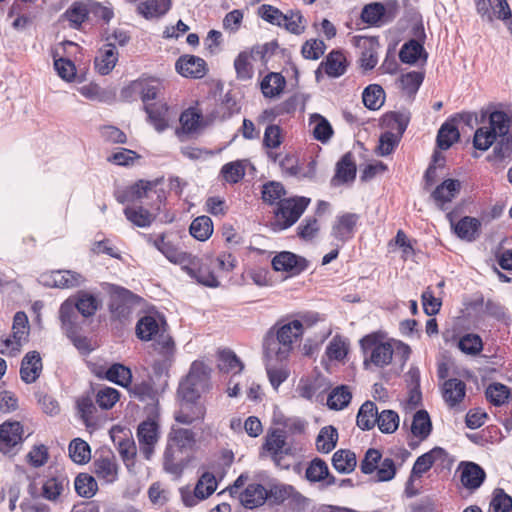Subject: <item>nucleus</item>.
<instances>
[{"mask_svg": "<svg viewBox=\"0 0 512 512\" xmlns=\"http://www.w3.org/2000/svg\"><path fill=\"white\" fill-rule=\"evenodd\" d=\"M487 117V122L479 127L473 138L476 149L486 151L496 141L492 154L487 159L491 162H501L512 157V115L501 110H487L482 114V119Z\"/></svg>", "mask_w": 512, "mask_h": 512, "instance_id": "1", "label": "nucleus"}, {"mask_svg": "<svg viewBox=\"0 0 512 512\" xmlns=\"http://www.w3.org/2000/svg\"><path fill=\"white\" fill-rule=\"evenodd\" d=\"M303 332V324L299 320L277 322L264 337V358L286 361Z\"/></svg>", "mask_w": 512, "mask_h": 512, "instance_id": "2", "label": "nucleus"}, {"mask_svg": "<svg viewBox=\"0 0 512 512\" xmlns=\"http://www.w3.org/2000/svg\"><path fill=\"white\" fill-rule=\"evenodd\" d=\"M257 13L265 22L284 28L291 34L299 36L306 30V19L299 10L289 9L284 13L273 5L262 4Z\"/></svg>", "mask_w": 512, "mask_h": 512, "instance_id": "3", "label": "nucleus"}, {"mask_svg": "<svg viewBox=\"0 0 512 512\" xmlns=\"http://www.w3.org/2000/svg\"><path fill=\"white\" fill-rule=\"evenodd\" d=\"M211 369L202 361H194L186 378L180 383L178 394L182 399L198 400L211 389Z\"/></svg>", "mask_w": 512, "mask_h": 512, "instance_id": "4", "label": "nucleus"}, {"mask_svg": "<svg viewBox=\"0 0 512 512\" xmlns=\"http://www.w3.org/2000/svg\"><path fill=\"white\" fill-rule=\"evenodd\" d=\"M149 244L155 247L169 262L181 266L186 273L193 272V265L196 263V256L180 249L170 237L162 233L156 238L146 236Z\"/></svg>", "mask_w": 512, "mask_h": 512, "instance_id": "5", "label": "nucleus"}, {"mask_svg": "<svg viewBox=\"0 0 512 512\" xmlns=\"http://www.w3.org/2000/svg\"><path fill=\"white\" fill-rule=\"evenodd\" d=\"M311 199L304 196L284 198L275 210L274 230L282 231L293 226L303 215Z\"/></svg>", "mask_w": 512, "mask_h": 512, "instance_id": "6", "label": "nucleus"}, {"mask_svg": "<svg viewBox=\"0 0 512 512\" xmlns=\"http://www.w3.org/2000/svg\"><path fill=\"white\" fill-rule=\"evenodd\" d=\"M361 347L369 358L364 361L365 365L371 363L376 367H384L391 363L394 355L392 342H382L377 334H369L360 341Z\"/></svg>", "mask_w": 512, "mask_h": 512, "instance_id": "7", "label": "nucleus"}, {"mask_svg": "<svg viewBox=\"0 0 512 512\" xmlns=\"http://www.w3.org/2000/svg\"><path fill=\"white\" fill-rule=\"evenodd\" d=\"M409 121L410 115L408 112H392L386 116L385 122L396 133L387 131L381 135L378 150L382 156L389 155L394 150Z\"/></svg>", "mask_w": 512, "mask_h": 512, "instance_id": "8", "label": "nucleus"}, {"mask_svg": "<svg viewBox=\"0 0 512 512\" xmlns=\"http://www.w3.org/2000/svg\"><path fill=\"white\" fill-rule=\"evenodd\" d=\"M109 294V308L112 317L120 321L127 320L138 305L140 298L128 289L113 284L109 285Z\"/></svg>", "mask_w": 512, "mask_h": 512, "instance_id": "9", "label": "nucleus"}, {"mask_svg": "<svg viewBox=\"0 0 512 512\" xmlns=\"http://www.w3.org/2000/svg\"><path fill=\"white\" fill-rule=\"evenodd\" d=\"M246 480H247V476L240 475L235 480V482L232 486L221 491L219 493V495L224 494L226 491H228L232 497H235L236 495H238V498H239V501L241 502V504L245 508H248V509H253V508H256V507L262 505L268 496V493L263 485L258 484V483L249 484L245 488V490H243L240 493L238 492V489L241 488L245 484Z\"/></svg>", "mask_w": 512, "mask_h": 512, "instance_id": "10", "label": "nucleus"}, {"mask_svg": "<svg viewBox=\"0 0 512 512\" xmlns=\"http://www.w3.org/2000/svg\"><path fill=\"white\" fill-rule=\"evenodd\" d=\"M29 333L28 318L24 312H17L13 319L12 335L2 342L1 353L16 355L23 343L27 341Z\"/></svg>", "mask_w": 512, "mask_h": 512, "instance_id": "11", "label": "nucleus"}, {"mask_svg": "<svg viewBox=\"0 0 512 512\" xmlns=\"http://www.w3.org/2000/svg\"><path fill=\"white\" fill-rule=\"evenodd\" d=\"M217 488V480L210 472L203 473L198 479L195 489L191 492L188 489H181V498L186 507H194L199 501L207 499Z\"/></svg>", "mask_w": 512, "mask_h": 512, "instance_id": "12", "label": "nucleus"}, {"mask_svg": "<svg viewBox=\"0 0 512 512\" xmlns=\"http://www.w3.org/2000/svg\"><path fill=\"white\" fill-rule=\"evenodd\" d=\"M137 439L140 452L145 459L150 460L159 440V427L156 422L151 420L142 422L137 429Z\"/></svg>", "mask_w": 512, "mask_h": 512, "instance_id": "13", "label": "nucleus"}, {"mask_svg": "<svg viewBox=\"0 0 512 512\" xmlns=\"http://www.w3.org/2000/svg\"><path fill=\"white\" fill-rule=\"evenodd\" d=\"M41 283L48 287L70 289L78 287L85 282V278L72 270H56L49 274L41 275Z\"/></svg>", "mask_w": 512, "mask_h": 512, "instance_id": "14", "label": "nucleus"}, {"mask_svg": "<svg viewBox=\"0 0 512 512\" xmlns=\"http://www.w3.org/2000/svg\"><path fill=\"white\" fill-rule=\"evenodd\" d=\"M359 218V215L356 213L345 212L338 214L332 224L331 236L342 243L352 239Z\"/></svg>", "mask_w": 512, "mask_h": 512, "instance_id": "15", "label": "nucleus"}, {"mask_svg": "<svg viewBox=\"0 0 512 512\" xmlns=\"http://www.w3.org/2000/svg\"><path fill=\"white\" fill-rule=\"evenodd\" d=\"M264 449L269 453L274 463L282 468H289L285 457L291 454V447L286 443L285 436L281 432H273L268 435L264 444Z\"/></svg>", "mask_w": 512, "mask_h": 512, "instance_id": "16", "label": "nucleus"}, {"mask_svg": "<svg viewBox=\"0 0 512 512\" xmlns=\"http://www.w3.org/2000/svg\"><path fill=\"white\" fill-rule=\"evenodd\" d=\"M269 44L263 46L253 47L250 51H242L238 54L234 60V68L237 74V78L240 80H249L253 77V65L252 60H255L256 56L261 58L268 50Z\"/></svg>", "mask_w": 512, "mask_h": 512, "instance_id": "17", "label": "nucleus"}, {"mask_svg": "<svg viewBox=\"0 0 512 512\" xmlns=\"http://www.w3.org/2000/svg\"><path fill=\"white\" fill-rule=\"evenodd\" d=\"M23 440V427L20 422H4L0 426V451L5 454H14L13 449Z\"/></svg>", "mask_w": 512, "mask_h": 512, "instance_id": "18", "label": "nucleus"}, {"mask_svg": "<svg viewBox=\"0 0 512 512\" xmlns=\"http://www.w3.org/2000/svg\"><path fill=\"white\" fill-rule=\"evenodd\" d=\"M462 485L470 490H477L486 478L485 471L474 462H461L458 467Z\"/></svg>", "mask_w": 512, "mask_h": 512, "instance_id": "19", "label": "nucleus"}, {"mask_svg": "<svg viewBox=\"0 0 512 512\" xmlns=\"http://www.w3.org/2000/svg\"><path fill=\"white\" fill-rule=\"evenodd\" d=\"M272 266L276 271L298 274L306 269L307 261L292 252L283 251L273 257Z\"/></svg>", "mask_w": 512, "mask_h": 512, "instance_id": "20", "label": "nucleus"}, {"mask_svg": "<svg viewBox=\"0 0 512 512\" xmlns=\"http://www.w3.org/2000/svg\"><path fill=\"white\" fill-rule=\"evenodd\" d=\"M321 70H324V72L331 78H338L342 76L347 70V60L345 55L338 50L331 51L317 69V79L319 78Z\"/></svg>", "mask_w": 512, "mask_h": 512, "instance_id": "21", "label": "nucleus"}, {"mask_svg": "<svg viewBox=\"0 0 512 512\" xmlns=\"http://www.w3.org/2000/svg\"><path fill=\"white\" fill-rule=\"evenodd\" d=\"M181 407L175 413V420L184 425H190L196 420H203L206 414V408L197 400L182 399Z\"/></svg>", "mask_w": 512, "mask_h": 512, "instance_id": "22", "label": "nucleus"}, {"mask_svg": "<svg viewBox=\"0 0 512 512\" xmlns=\"http://www.w3.org/2000/svg\"><path fill=\"white\" fill-rule=\"evenodd\" d=\"M76 310L74 302L71 299L64 301L59 309L61 328L69 338H73L78 332L79 325Z\"/></svg>", "mask_w": 512, "mask_h": 512, "instance_id": "23", "label": "nucleus"}, {"mask_svg": "<svg viewBox=\"0 0 512 512\" xmlns=\"http://www.w3.org/2000/svg\"><path fill=\"white\" fill-rule=\"evenodd\" d=\"M164 324L165 321L160 315L143 316L136 325V334L143 341L152 340L161 333Z\"/></svg>", "mask_w": 512, "mask_h": 512, "instance_id": "24", "label": "nucleus"}, {"mask_svg": "<svg viewBox=\"0 0 512 512\" xmlns=\"http://www.w3.org/2000/svg\"><path fill=\"white\" fill-rule=\"evenodd\" d=\"M358 46L362 49L359 60L361 68L372 70L378 63V40L373 37H362L358 40Z\"/></svg>", "mask_w": 512, "mask_h": 512, "instance_id": "25", "label": "nucleus"}, {"mask_svg": "<svg viewBox=\"0 0 512 512\" xmlns=\"http://www.w3.org/2000/svg\"><path fill=\"white\" fill-rule=\"evenodd\" d=\"M176 70L184 77L202 78L206 73V63L196 56H183L177 60Z\"/></svg>", "mask_w": 512, "mask_h": 512, "instance_id": "26", "label": "nucleus"}, {"mask_svg": "<svg viewBox=\"0 0 512 512\" xmlns=\"http://www.w3.org/2000/svg\"><path fill=\"white\" fill-rule=\"evenodd\" d=\"M461 183L455 179H447L443 181L432 193V198L435 204L442 210L445 209V204L451 202L459 193Z\"/></svg>", "mask_w": 512, "mask_h": 512, "instance_id": "27", "label": "nucleus"}, {"mask_svg": "<svg viewBox=\"0 0 512 512\" xmlns=\"http://www.w3.org/2000/svg\"><path fill=\"white\" fill-rule=\"evenodd\" d=\"M183 451L175 448L170 443H166L163 453V469L166 473L175 477H180L185 468V462L182 458Z\"/></svg>", "mask_w": 512, "mask_h": 512, "instance_id": "28", "label": "nucleus"}, {"mask_svg": "<svg viewBox=\"0 0 512 512\" xmlns=\"http://www.w3.org/2000/svg\"><path fill=\"white\" fill-rule=\"evenodd\" d=\"M42 371V361L40 354L36 351H31L25 355L22 360L20 368L21 379L25 383L35 382Z\"/></svg>", "mask_w": 512, "mask_h": 512, "instance_id": "29", "label": "nucleus"}, {"mask_svg": "<svg viewBox=\"0 0 512 512\" xmlns=\"http://www.w3.org/2000/svg\"><path fill=\"white\" fill-rule=\"evenodd\" d=\"M118 61V52L113 43L104 45L94 60L95 69L101 75L109 74Z\"/></svg>", "mask_w": 512, "mask_h": 512, "instance_id": "30", "label": "nucleus"}, {"mask_svg": "<svg viewBox=\"0 0 512 512\" xmlns=\"http://www.w3.org/2000/svg\"><path fill=\"white\" fill-rule=\"evenodd\" d=\"M305 476L313 483L325 481L326 486L336 484V478L330 475L328 465L320 458H315L309 463Z\"/></svg>", "mask_w": 512, "mask_h": 512, "instance_id": "31", "label": "nucleus"}, {"mask_svg": "<svg viewBox=\"0 0 512 512\" xmlns=\"http://www.w3.org/2000/svg\"><path fill=\"white\" fill-rule=\"evenodd\" d=\"M466 394V384L457 378H451L444 382L442 395L445 402L450 407H455L464 399Z\"/></svg>", "mask_w": 512, "mask_h": 512, "instance_id": "32", "label": "nucleus"}, {"mask_svg": "<svg viewBox=\"0 0 512 512\" xmlns=\"http://www.w3.org/2000/svg\"><path fill=\"white\" fill-rule=\"evenodd\" d=\"M481 222L474 217H463L454 225L455 234L462 240L475 241L480 234Z\"/></svg>", "mask_w": 512, "mask_h": 512, "instance_id": "33", "label": "nucleus"}, {"mask_svg": "<svg viewBox=\"0 0 512 512\" xmlns=\"http://www.w3.org/2000/svg\"><path fill=\"white\" fill-rule=\"evenodd\" d=\"M313 137L321 143H327L333 136L334 130L330 122L321 114L313 113L309 117Z\"/></svg>", "mask_w": 512, "mask_h": 512, "instance_id": "34", "label": "nucleus"}, {"mask_svg": "<svg viewBox=\"0 0 512 512\" xmlns=\"http://www.w3.org/2000/svg\"><path fill=\"white\" fill-rule=\"evenodd\" d=\"M445 456V450L440 447H435L424 453L416 459L412 468V475L421 477L432 467L435 461L442 460Z\"/></svg>", "mask_w": 512, "mask_h": 512, "instance_id": "35", "label": "nucleus"}, {"mask_svg": "<svg viewBox=\"0 0 512 512\" xmlns=\"http://www.w3.org/2000/svg\"><path fill=\"white\" fill-rule=\"evenodd\" d=\"M69 480L63 475L48 478L42 486V496L49 501H56L68 488Z\"/></svg>", "mask_w": 512, "mask_h": 512, "instance_id": "36", "label": "nucleus"}, {"mask_svg": "<svg viewBox=\"0 0 512 512\" xmlns=\"http://www.w3.org/2000/svg\"><path fill=\"white\" fill-rule=\"evenodd\" d=\"M94 473L107 483L117 479V464L113 457H100L93 463Z\"/></svg>", "mask_w": 512, "mask_h": 512, "instance_id": "37", "label": "nucleus"}, {"mask_svg": "<svg viewBox=\"0 0 512 512\" xmlns=\"http://www.w3.org/2000/svg\"><path fill=\"white\" fill-rule=\"evenodd\" d=\"M75 308L83 317H90L100 307L99 299L87 291H79L76 300L73 301Z\"/></svg>", "mask_w": 512, "mask_h": 512, "instance_id": "38", "label": "nucleus"}, {"mask_svg": "<svg viewBox=\"0 0 512 512\" xmlns=\"http://www.w3.org/2000/svg\"><path fill=\"white\" fill-rule=\"evenodd\" d=\"M171 0H147L138 6V12L146 19L158 18L171 8Z\"/></svg>", "mask_w": 512, "mask_h": 512, "instance_id": "39", "label": "nucleus"}, {"mask_svg": "<svg viewBox=\"0 0 512 512\" xmlns=\"http://www.w3.org/2000/svg\"><path fill=\"white\" fill-rule=\"evenodd\" d=\"M145 111L148 114L150 123L158 132L164 131L168 126L167 113L168 108L166 104L154 103L146 104Z\"/></svg>", "mask_w": 512, "mask_h": 512, "instance_id": "40", "label": "nucleus"}, {"mask_svg": "<svg viewBox=\"0 0 512 512\" xmlns=\"http://www.w3.org/2000/svg\"><path fill=\"white\" fill-rule=\"evenodd\" d=\"M285 84V78L280 73L271 72L262 80L261 91L265 97L274 98L282 93Z\"/></svg>", "mask_w": 512, "mask_h": 512, "instance_id": "41", "label": "nucleus"}, {"mask_svg": "<svg viewBox=\"0 0 512 512\" xmlns=\"http://www.w3.org/2000/svg\"><path fill=\"white\" fill-rule=\"evenodd\" d=\"M379 415L377 406L372 401H366L357 414V425L362 430H370L376 425Z\"/></svg>", "mask_w": 512, "mask_h": 512, "instance_id": "42", "label": "nucleus"}, {"mask_svg": "<svg viewBox=\"0 0 512 512\" xmlns=\"http://www.w3.org/2000/svg\"><path fill=\"white\" fill-rule=\"evenodd\" d=\"M356 463V455L350 450H338L332 457V465L334 469L342 474H349L354 471Z\"/></svg>", "mask_w": 512, "mask_h": 512, "instance_id": "43", "label": "nucleus"}, {"mask_svg": "<svg viewBox=\"0 0 512 512\" xmlns=\"http://www.w3.org/2000/svg\"><path fill=\"white\" fill-rule=\"evenodd\" d=\"M432 424L430 417L425 410L417 411L412 420L411 432L419 440H425L431 433Z\"/></svg>", "mask_w": 512, "mask_h": 512, "instance_id": "44", "label": "nucleus"}, {"mask_svg": "<svg viewBox=\"0 0 512 512\" xmlns=\"http://www.w3.org/2000/svg\"><path fill=\"white\" fill-rule=\"evenodd\" d=\"M337 441V429L331 425L325 426L320 430L316 438V448L319 452L327 454L335 448Z\"/></svg>", "mask_w": 512, "mask_h": 512, "instance_id": "45", "label": "nucleus"}, {"mask_svg": "<svg viewBox=\"0 0 512 512\" xmlns=\"http://www.w3.org/2000/svg\"><path fill=\"white\" fill-rule=\"evenodd\" d=\"M167 442L180 451L191 448L195 443V434L190 429L177 428L169 433Z\"/></svg>", "mask_w": 512, "mask_h": 512, "instance_id": "46", "label": "nucleus"}, {"mask_svg": "<svg viewBox=\"0 0 512 512\" xmlns=\"http://www.w3.org/2000/svg\"><path fill=\"white\" fill-rule=\"evenodd\" d=\"M218 368L225 373H240L244 365L231 350H222L218 353Z\"/></svg>", "mask_w": 512, "mask_h": 512, "instance_id": "47", "label": "nucleus"}, {"mask_svg": "<svg viewBox=\"0 0 512 512\" xmlns=\"http://www.w3.org/2000/svg\"><path fill=\"white\" fill-rule=\"evenodd\" d=\"M191 236L199 241H206L213 233V223L208 216H199L195 218L190 227Z\"/></svg>", "mask_w": 512, "mask_h": 512, "instance_id": "48", "label": "nucleus"}, {"mask_svg": "<svg viewBox=\"0 0 512 512\" xmlns=\"http://www.w3.org/2000/svg\"><path fill=\"white\" fill-rule=\"evenodd\" d=\"M362 99L368 109L377 110L384 104L385 92L380 85L371 84L364 89Z\"/></svg>", "mask_w": 512, "mask_h": 512, "instance_id": "49", "label": "nucleus"}, {"mask_svg": "<svg viewBox=\"0 0 512 512\" xmlns=\"http://www.w3.org/2000/svg\"><path fill=\"white\" fill-rule=\"evenodd\" d=\"M89 15L88 0L73 3L64 14L73 28H79Z\"/></svg>", "mask_w": 512, "mask_h": 512, "instance_id": "50", "label": "nucleus"}, {"mask_svg": "<svg viewBox=\"0 0 512 512\" xmlns=\"http://www.w3.org/2000/svg\"><path fill=\"white\" fill-rule=\"evenodd\" d=\"M459 137L457 127L453 123L445 122L438 131L437 145L443 150L449 149L453 143L458 141Z\"/></svg>", "mask_w": 512, "mask_h": 512, "instance_id": "51", "label": "nucleus"}, {"mask_svg": "<svg viewBox=\"0 0 512 512\" xmlns=\"http://www.w3.org/2000/svg\"><path fill=\"white\" fill-rule=\"evenodd\" d=\"M69 456L77 464L87 463L91 457L90 446L84 440L76 438L69 444Z\"/></svg>", "mask_w": 512, "mask_h": 512, "instance_id": "52", "label": "nucleus"}, {"mask_svg": "<svg viewBox=\"0 0 512 512\" xmlns=\"http://www.w3.org/2000/svg\"><path fill=\"white\" fill-rule=\"evenodd\" d=\"M126 218L138 227H148L154 221V216L143 207H126L124 210Z\"/></svg>", "mask_w": 512, "mask_h": 512, "instance_id": "53", "label": "nucleus"}, {"mask_svg": "<svg viewBox=\"0 0 512 512\" xmlns=\"http://www.w3.org/2000/svg\"><path fill=\"white\" fill-rule=\"evenodd\" d=\"M266 371L270 384L277 390L278 387L288 378L289 372L283 367H276L275 363H282L278 359L265 358Z\"/></svg>", "mask_w": 512, "mask_h": 512, "instance_id": "54", "label": "nucleus"}, {"mask_svg": "<svg viewBox=\"0 0 512 512\" xmlns=\"http://www.w3.org/2000/svg\"><path fill=\"white\" fill-rule=\"evenodd\" d=\"M106 378L122 387H128L131 384L132 373L128 367L116 363L106 371Z\"/></svg>", "mask_w": 512, "mask_h": 512, "instance_id": "55", "label": "nucleus"}, {"mask_svg": "<svg viewBox=\"0 0 512 512\" xmlns=\"http://www.w3.org/2000/svg\"><path fill=\"white\" fill-rule=\"evenodd\" d=\"M423 54L426 56L423 46L416 40H410L402 46L399 58L403 63L414 64Z\"/></svg>", "mask_w": 512, "mask_h": 512, "instance_id": "56", "label": "nucleus"}, {"mask_svg": "<svg viewBox=\"0 0 512 512\" xmlns=\"http://www.w3.org/2000/svg\"><path fill=\"white\" fill-rule=\"evenodd\" d=\"M424 76L422 73L417 71H411L406 74H403L399 78V85L402 91L407 94L409 97H412L418 91L420 85L422 84Z\"/></svg>", "mask_w": 512, "mask_h": 512, "instance_id": "57", "label": "nucleus"}, {"mask_svg": "<svg viewBox=\"0 0 512 512\" xmlns=\"http://www.w3.org/2000/svg\"><path fill=\"white\" fill-rule=\"evenodd\" d=\"M376 424L382 433L392 434L399 427V415L393 410H383L379 412Z\"/></svg>", "mask_w": 512, "mask_h": 512, "instance_id": "58", "label": "nucleus"}, {"mask_svg": "<svg viewBox=\"0 0 512 512\" xmlns=\"http://www.w3.org/2000/svg\"><path fill=\"white\" fill-rule=\"evenodd\" d=\"M193 272L187 273L191 278L195 279L198 283L208 287H218L219 281L217 276L210 270L200 266V261L196 257V263L192 266Z\"/></svg>", "mask_w": 512, "mask_h": 512, "instance_id": "59", "label": "nucleus"}, {"mask_svg": "<svg viewBox=\"0 0 512 512\" xmlns=\"http://www.w3.org/2000/svg\"><path fill=\"white\" fill-rule=\"evenodd\" d=\"M351 393L346 386L335 388L328 396L327 405L334 410H341L346 407L351 400Z\"/></svg>", "mask_w": 512, "mask_h": 512, "instance_id": "60", "label": "nucleus"}, {"mask_svg": "<svg viewBox=\"0 0 512 512\" xmlns=\"http://www.w3.org/2000/svg\"><path fill=\"white\" fill-rule=\"evenodd\" d=\"M74 486L76 492L85 498L92 497L97 490V483L95 479L92 476L84 473L79 474L75 478Z\"/></svg>", "mask_w": 512, "mask_h": 512, "instance_id": "61", "label": "nucleus"}, {"mask_svg": "<svg viewBox=\"0 0 512 512\" xmlns=\"http://www.w3.org/2000/svg\"><path fill=\"white\" fill-rule=\"evenodd\" d=\"M77 410L80 418L83 420L87 427L93 426L95 424L94 414L96 412V407L92 398L88 396L80 397L77 400Z\"/></svg>", "mask_w": 512, "mask_h": 512, "instance_id": "62", "label": "nucleus"}, {"mask_svg": "<svg viewBox=\"0 0 512 512\" xmlns=\"http://www.w3.org/2000/svg\"><path fill=\"white\" fill-rule=\"evenodd\" d=\"M486 397L495 406L503 405L509 398V388L501 383L490 384L486 389Z\"/></svg>", "mask_w": 512, "mask_h": 512, "instance_id": "63", "label": "nucleus"}, {"mask_svg": "<svg viewBox=\"0 0 512 512\" xmlns=\"http://www.w3.org/2000/svg\"><path fill=\"white\" fill-rule=\"evenodd\" d=\"M348 352V343L341 336H334L326 348V355L330 360H342Z\"/></svg>", "mask_w": 512, "mask_h": 512, "instance_id": "64", "label": "nucleus"}]
</instances>
